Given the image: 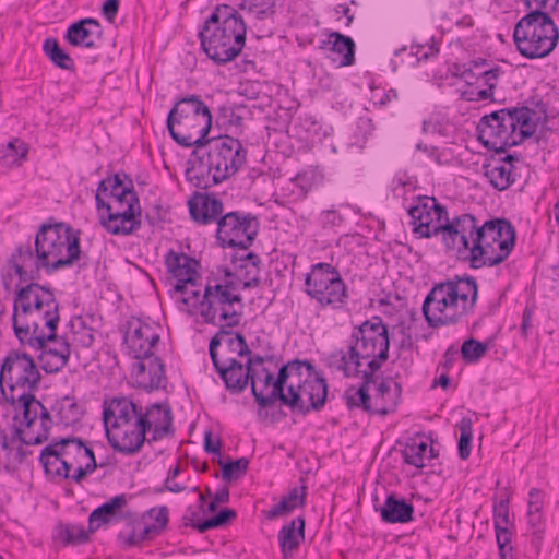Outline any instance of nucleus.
I'll use <instances>...</instances> for the list:
<instances>
[{"label":"nucleus","mask_w":559,"mask_h":559,"mask_svg":"<svg viewBox=\"0 0 559 559\" xmlns=\"http://www.w3.org/2000/svg\"><path fill=\"white\" fill-rule=\"evenodd\" d=\"M247 160V148L236 138L221 135L194 148L185 176L198 189H207L233 177Z\"/></svg>","instance_id":"7ed1b4c3"},{"label":"nucleus","mask_w":559,"mask_h":559,"mask_svg":"<svg viewBox=\"0 0 559 559\" xmlns=\"http://www.w3.org/2000/svg\"><path fill=\"white\" fill-rule=\"evenodd\" d=\"M294 510H295L294 506L288 504L284 499H282L278 503L273 506L270 510L264 511V514L267 520H275L277 518L288 515Z\"/></svg>","instance_id":"69168bd1"},{"label":"nucleus","mask_w":559,"mask_h":559,"mask_svg":"<svg viewBox=\"0 0 559 559\" xmlns=\"http://www.w3.org/2000/svg\"><path fill=\"white\" fill-rule=\"evenodd\" d=\"M261 373L264 376L263 378V384L264 389H267L269 386H272V392L269 395H264L262 392H259L257 390L255 380L259 378L258 371L253 368V377L250 378V384H251V392L254 397V401L258 403V405L262 408L270 407L275 404L276 401H280V399H272L275 388L277 386V381L280 380V372L277 373V377L274 378V374L267 369L262 368Z\"/></svg>","instance_id":"4c0bfd02"},{"label":"nucleus","mask_w":559,"mask_h":559,"mask_svg":"<svg viewBox=\"0 0 559 559\" xmlns=\"http://www.w3.org/2000/svg\"><path fill=\"white\" fill-rule=\"evenodd\" d=\"M413 225V233L420 238H431L443 235L445 219L449 218L447 207L438 202L435 197L418 195L414 204L407 210Z\"/></svg>","instance_id":"6ab92c4d"},{"label":"nucleus","mask_w":559,"mask_h":559,"mask_svg":"<svg viewBox=\"0 0 559 559\" xmlns=\"http://www.w3.org/2000/svg\"><path fill=\"white\" fill-rule=\"evenodd\" d=\"M237 513L234 509H222L212 518L204 520L201 524H198V532L204 533L209 530L223 527L229 524L233 520H235Z\"/></svg>","instance_id":"09e8293b"},{"label":"nucleus","mask_w":559,"mask_h":559,"mask_svg":"<svg viewBox=\"0 0 559 559\" xmlns=\"http://www.w3.org/2000/svg\"><path fill=\"white\" fill-rule=\"evenodd\" d=\"M128 497L121 493L110 498L92 511L88 516L90 532H96L102 525L128 521H136V514L127 509Z\"/></svg>","instance_id":"b1692460"},{"label":"nucleus","mask_w":559,"mask_h":559,"mask_svg":"<svg viewBox=\"0 0 559 559\" xmlns=\"http://www.w3.org/2000/svg\"><path fill=\"white\" fill-rule=\"evenodd\" d=\"M460 439L457 451L461 460H467L471 455L473 440V423L469 418L463 417L459 423Z\"/></svg>","instance_id":"49530a36"},{"label":"nucleus","mask_w":559,"mask_h":559,"mask_svg":"<svg viewBox=\"0 0 559 559\" xmlns=\"http://www.w3.org/2000/svg\"><path fill=\"white\" fill-rule=\"evenodd\" d=\"M43 50L45 55L50 59V61L58 68L63 70H74L75 69V62L71 58V56L66 52L59 41L53 38L49 37L44 41Z\"/></svg>","instance_id":"a19ab883"},{"label":"nucleus","mask_w":559,"mask_h":559,"mask_svg":"<svg viewBox=\"0 0 559 559\" xmlns=\"http://www.w3.org/2000/svg\"><path fill=\"white\" fill-rule=\"evenodd\" d=\"M319 48L329 51V58L338 67H348L355 62V41L340 32H331L329 39L322 40Z\"/></svg>","instance_id":"cd10ccee"},{"label":"nucleus","mask_w":559,"mask_h":559,"mask_svg":"<svg viewBox=\"0 0 559 559\" xmlns=\"http://www.w3.org/2000/svg\"><path fill=\"white\" fill-rule=\"evenodd\" d=\"M235 270L242 280V289L255 288L261 285L260 257L254 252H248L240 257H234Z\"/></svg>","instance_id":"c756f323"},{"label":"nucleus","mask_w":559,"mask_h":559,"mask_svg":"<svg viewBox=\"0 0 559 559\" xmlns=\"http://www.w3.org/2000/svg\"><path fill=\"white\" fill-rule=\"evenodd\" d=\"M228 335H224V341L218 347V353H226L227 355L235 357H245L250 355L251 350L248 346L247 340L243 334L237 333L229 329Z\"/></svg>","instance_id":"79ce46f5"},{"label":"nucleus","mask_w":559,"mask_h":559,"mask_svg":"<svg viewBox=\"0 0 559 559\" xmlns=\"http://www.w3.org/2000/svg\"><path fill=\"white\" fill-rule=\"evenodd\" d=\"M41 374L34 358L22 350H11L2 360L0 368V391L4 400H13L14 395L39 389Z\"/></svg>","instance_id":"dca6fc26"},{"label":"nucleus","mask_w":559,"mask_h":559,"mask_svg":"<svg viewBox=\"0 0 559 559\" xmlns=\"http://www.w3.org/2000/svg\"><path fill=\"white\" fill-rule=\"evenodd\" d=\"M513 40L521 56L527 59H542L557 47L559 28L549 12L531 10L516 22Z\"/></svg>","instance_id":"f8f14e48"},{"label":"nucleus","mask_w":559,"mask_h":559,"mask_svg":"<svg viewBox=\"0 0 559 559\" xmlns=\"http://www.w3.org/2000/svg\"><path fill=\"white\" fill-rule=\"evenodd\" d=\"M120 8V0H106L102 5V14L109 22L114 23Z\"/></svg>","instance_id":"774afa93"},{"label":"nucleus","mask_w":559,"mask_h":559,"mask_svg":"<svg viewBox=\"0 0 559 559\" xmlns=\"http://www.w3.org/2000/svg\"><path fill=\"white\" fill-rule=\"evenodd\" d=\"M259 226L258 217L252 213L229 212L217 221L216 238L223 248L247 250L255 239Z\"/></svg>","instance_id":"a211bd4d"},{"label":"nucleus","mask_w":559,"mask_h":559,"mask_svg":"<svg viewBox=\"0 0 559 559\" xmlns=\"http://www.w3.org/2000/svg\"><path fill=\"white\" fill-rule=\"evenodd\" d=\"M216 284H221V286L231 294H240L239 290L242 289V280L238 275L237 271H230L229 269L224 270V277L219 281L214 280Z\"/></svg>","instance_id":"864d4df0"},{"label":"nucleus","mask_w":559,"mask_h":559,"mask_svg":"<svg viewBox=\"0 0 559 559\" xmlns=\"http://www.w3.org/2000/svg\"><path fill=\"white\" fill-rule=\"evenodd\" d=\"M535 111L527 106L507 107L480 118L478 140L489 151L504 153L531 138L536 126L532 122Z\"/></svg>","instance_id":"1a4fd4ad"},{"label":"nucleus","mask_w":559,"mask_h":559,"mask_svg":"<svg viewBox=\"0 0 559 559\" xmlns=\"http://www.w3.org/2000/svg\"><path fill=\"white\" fill-rule=\"evenodd\" d=\"M527 525L531 530V534L534 536L533 542L540 543L543 539V533L545 530V521L543 513L526 514Z\"/></svg>","instance_id":"4d7b16f0"},{"label":"nucleus","mask_w":559,"mask_h":559,"mask_svg":"<svg viewBox=\"0 0 559 559\" xmlns=\"http://www.w3.org/2000/svg\"><path fill=\"white\" fill-rule=\"evenodd\" d=\"M543 492L537 488H532L528 492L527 514L543 513Z\"/></svg>","instance_id":"0e129e2a"},{"label":"nucleus","mask_w":559,"mask_h":559,"mask_svg":"<svg viewBox=\"0 0 559 559\" xmlns=\"http://www.w3.org/2000/svg\"><path fill=\"white\" fill-rule=\"evenodd\" d=\"M509 502L510 497L507 496L504 499L496 501L493 504V526L502 527L511 525L509 518Z\"/></svg>","instance_id":"603ef678"},{"label":"nucleus","mask_w":559,"mask_h":559,"mask_svg":"<svg viewBox=\"0 0 559 559\" xmlns=\"http://www.w3.org/2000/svg\"><path fill=\"white\" fill-rule=\"evenodd\" d=\"M495 532L499 551H503L507 548H512L510 545L512 540V532L508 526L495 527Z\"/></svg>","instance_id":"338daca9"},{"label":"nucleus","mask_w":559,"mask_h":559,"mask_svg":"<svg viewBox=\"0 0 559 559\" xmlns=\"http://www.w3.org/2000/svg\"><path fill=\"white\" fill-rule=\"evenodd\" d=\"M428 444L425 441H413L406 444L402 452L403 460L406 464L423 468L425 466V457Z\"/></svg>","instance_id":"c03bdc74"},{"label":"nucleus","mask_w":559,"mask_h":559,"mask_svg":"<svg viewBox=\"0 0 559 559\" xmlns=\"http://www.w3.org/2000/svg\"><path fill=\"white\" fill-rule=\"evenodd\" d=\"M389 326L380 316H373L354 326L346 350L336 349L328 354L323 362L332 371L341 372L344 378H360L359 385H350L344 391L343 399L348 409H362L373 413L370 384L377 381V371L389 359Z\"/></svg>","instance_id":"f03ea898"},{"label":"nucleus","mask_w":559,"mask_h":559,"mask_svg":"<svg viewBox=\"0 0 559 559\" xmlns=\"http://www.w3.org/2000/svg\"><path fill=\"white\" fill-rule=\"evenodd\" d=\"M488 350L487 344L475 338H468L463 342L461 354L465 362H477Z\"/></svg>","instance_id":"8fccbe9b"},{"label":"nucleus","mask_w":559,"mask_h":559,"mask_svg":"<svg viewBox=\"0 0 559 559\" xmlns=\"http://www.w3.org/2000/svg\"><path fill=\"white\" fill-rule=\"evenodd\" d=\"M28 153L27 144L20 138H14L0 151V166H20Z\"/></svg>","instance_id":"58836bf2"},{"label":"nucleus","mask_w":559,"mask_h":559,"mask_svg":"<svg viewBox=\"0 0 559 559\" xmlns=\"http://www.w3.org/2000/svg\"><path fill=\"white\" fill-rule=\"evenodd\" d=\"M222 466V477L227 480H236L242 477L249 466V460L247 457H240L237 460H228L226 462H221Z\"/></svg>","instance_id":"de8ad7c7"},{"label":"nucleus","mask_w":559,"mask_h":559,"mask_svg":"<svg viewBox=\"0 0 559 559\" xmlns=\"http://www.w3.org/2000/svg\"><path fill=\"white\" fill-rule=\"evenodd\" d=\"M35 393H25L24 396L16 394L13 400H5L14 409L13 439L26 445L46 441L52 427L50 413L36 399Z\"/></svg>","instance_id":"4468645a"},{"label":"nucleus","mask_w":559,"mask_h":559,"mask_svg":"<svg viewBox=\"0 0 559 559\" xmlns=\"http://www.w3.org/2000/svg\"><path fill=\"white\" fill-rule=\"evenodd\" d=\"M211 128V110L198 95L177 100L167 117V130L171 139L183 147L199 148L209 140Z\"/></svg>","instance_id":"9b49d317"},{"label":"nucleus","mask_w":559,"mask_h":559,"mask_svg":"<svg viewBox=\"0 0 559 559\" xmlns=\"http://www.w3.org/2000/svg\"><path fill=\"white\" fill-rule=\"evenodd\" d=\"M104 29L98 20L93 17L81 19L69 25L64 38L74 47L95 49L97 41L103 38Z\"/></svg>","instance_id":"bb28decb"},{"label":"nucleus","mask_w":559,"mask_h":559,"mask_svg":"<svg viewBox=\"0 0 559 559\" xmlns=\"http://www.w3.org/2000/svg\"><path fill=\"white\" fill-rule=\"evenodd\" d=\"M57 416L59 423L68 427L74 425L81 419L82 411L75 402L70 397H66L58 406Z\"/></svg>","instance_id":"a18cd8bd"},{"label":"nucleus","mask_w":559,"mask_h":559,"mask_svg":"<svg viewBox=\"0 0 559 559\" xmlns=\"http://www.w3.org/2000/svg\"><path fill=\"white\" fill-rule=\"evenodd\" d=\"M276 1L277 0H250L248 3V12L260 21L271 19L276 13Z\"/></svg>","instance_id":"3c124183"},{"label":"nucleus","mask_w":559,"mask_h":559,"mask_svg":"<svg viewBox=\"0 0 559 559\" xmlns=\"http://www.w3.org/2000/svg\"><path fill=\"white\" fill-rule=\"evenodd\" d=\"M165 265L167 272L176 280L174 289L177 293H188L189 286H195L200 278V262L183 252L170 249L165 255Z\"/></svg>","instance_id":"5701e85b"},{"label":"nucleus","mask_w":559,"mask_h":559,"mask_svg":"<svg viewBox=\"0 0 559 559\" xmlns=\"http://www.w3.org/2000/svg\"><path fill=\"white\" fill-rule=\"evenodd\" d=\"M478 242L473 246L472 269L496 266L510 255L515 246L516 231L507 218H491L481 223Z\"/></svg>","instance_id":"ddd939ff"},{"label":"nucleus","mask_w":559,"mask_h":559,"mask_svg":"<svg viewBox=\"0 0 559 559\" xmlns=\"http://www.w3.org/2000/svg\"><path fill=\"white\" fill-rule=\"evenodd\" d=\"M128 183L115 174L103 179L97 188L95 203L100 226L115 236H128L142 226V209L133 181L124 173Z\"/></svg>","instance_id":"20e7f679"},{"label":"nucleus","mask_w":559,"mask_h":559,"mask_svg":"<svg viewBox=\"0 0 559 559\" xmlns=\"http://www.w3.org/2000/svg\"><path fill=\"white\" fill-rule=\"evenodd\" d=\"M182 294L185 296L180 299V302L187 308L195 309L200 313L203 293L201 294V289L198 287V284L195 283V286H189L188 293Z\"/></svg>","instance_id":"13d9d810"},{"label":"nucleus","mask_w":559,"mask_h":559,"mask_svg":"<svg viewBox=\"0 0 559 559\" xmlns=\"http://www.w3.org/2000/svg\"><path fill=\"white\" fill-rule=\"evenodd\" d=\"M305 292L321 308L341 309L348 300L347 286L340 271L325 262L313 264L306 274Z\"/></svg>","instance_id":"f3484780"},{"label":"nucleus","mask_w":559,"mask_h":559,"mask_svg":"<svg viewBox=\"0 0 559 559\" xmlns=\"http://www.w3.org/2000/svg\"><path fill=\"white\" fill-rule=\"evenodd\" d=\"M246 35L242 16L228 4L217 5L199 33L202 50L217 64L233 61L241 52Z\"/></svg>","instance_id":"6e6552de"},{"label":"nucleus","mask_w":559,"mask_h":559,"mask_svg":"<svg viewBox=\"0 0 559 559\" xmlns=\"http://www.w3.org/2000/svg\"><path fill=\"white\" fill-rule=\"evenodd\" d=\"M200 316L207 324L221 328L214 336L224 340V335H228L229 329H234L240 324L242 310H236L235 305L242 306V296L240 294H231L225 290L221 284L209 282L203 290L201 300Z\"/></svg>","instance_id":"2eb2a0df"},{"label":"nucleus","mask_w":559,"mask_h":559,"mask_svg":"<svg viewBox=\"0 0 559 559\" xmlns=\"http://www.w3.org/2000/svg\"><path fill=\"white\" fill-rule=\"evenodd\" d=\"M66 438L53 440L52 443L46 445L39 455V462L44 467L46 475L52 477H61L68 479L70 477V471L72 463L66 457L70 456L69 443Z\"/></svg>","instance_id":"393cba45"},{"label":"nucleus","mask_w":559,"mask_h":559,"mask_svg":"<svg viewBox=\"0 0 559 559\" xmlns=\"http://www.w3.org/2000/svg\"><path fill=\"white\" fill-rule=\"evenodd\" d=\"M15 442H19V439H13V435L9 439L5 430L0 428V466L7 472L15 469L27 455L32 454L31 451L24 450L23 443L15 449Z\"/></svg>","instance_id":"72a5a7b5"},{"label":"nucleus","mask_w":559,"mask_h":559,"mask_svg":"<svg viewBox=\"0 0 559 559\" xmlns=\"http://www.w3.org/2000/svg\"><path fill=\"white\" fill-rule=\"evenodd\" d=\"M93 533L90 532V528L86 531L83 525L74 523L59 522L55 527V537L64 546L85 544Z\"/></svg>","instance_id":"e433bc0d"},{"label":"nucleus","mask_w":559,"mask_h":559,"mask_svg":"<svg viewBox=\"0 0 559 559\" xmlns=\"http://www.w3.org/2000/svg\"><path fill=\"white\" fill-rule=\"evenodd\" d=\"M56 340V334L53 337H49L44 340L43 345H27L29 348L35 350H40L38 356V361L40 362L41 369L49 374L58 373L61 371L69 362V357L64 354V350H56L52 349L50 345V341Z\"/></svg>","instance_id":"473e14b6"},{"label":"nucleus","mask_w":559,"mask_h":559,"mask_svg":"<svg viewBox=\"0 0 559 559\" xmlns=\"http://www.w3.org/2000/svg\"><path fill=\"white\" fill-rule=\"evenodd\" d=\"M71 332L73 343L83 348H90L94 344V329L88 326L81 317L71 319Z\"/></svg>","instance_id":"37998d69"},{"label":"nucleus","mask_w":559,"mask_h":559,"mask_svg":"<svg viewBox=\"0 0 559 559\" xmlns=\"http://www.w3.org/2000/svg\"><path fill=\"white\" fill-rule=\"evenodd\" d=\"M307 490L308 487L302 484L300 488H292L282 499H284L288 504L294 506V509H297L298 507L302 508L306 504Z\"/></svg>","instance_id":"bf43d9fd"},{"label":"nucleus","mask_w":559,"mask_h":559,"mask_svg":"<svg viewBox=\"0 0 559 559\" xmlns=\"http://www.w3.org/2000/svg\"><path fill=\"white\" fill-rule=\"evenodd\" d=\"M343 216L336 210H324L319 215V223L322 228H333L342 225Z\"/></svg>","instance_id":"052dcab7"},{"label":"nucleus","mask_w":559,"mask_h":559,"mask_svg":"<svg viewBox=\"0 0 559 559\" xmlns=\"http://www.w3.org/2000/svg\"><path fill=\"white\" fill-rule=\"evenodd\" d=\"M466 83V88L463 92L465 99L469 102H480L490 99V93H487L485 90H478L475 84H472V79L464 80Z\"/></svg>","instance_id":"e2e57ef3"},{"label":"nucleus","mask_w":559,"mask_h":559,"mask_svg":"<svg viewBox=\"0 0 559 559\" xmlns=\"http://www.w3.org/2000/svg\"><path fill=\"white\" fill-rule=\"evenodd\" d=\"M122 331L127 354L138 360L131 371L136 386L146 392L165 389V365L153 353L160 340L157 329L138 317H131L126 321Z\"/></svg>","instance_id":"0eeeda50"},{"label":"nucleus","mask_w":559,"mask_h":559,"mask_svg":"<svg viewBox=\"0 0 559 559\" xmlns=\"http://www.w3.org/2000/svg\"><path fill=\"white\" fill-rule=\"evenodd\" d=\"M329 385L323 373L310 360L294 359L280 369V380L272 399L301 415L321 411L328 397Z\"/></svg>","instance_id":"423d86ee"},{"label":"nucleus","mask_w":559,"mask_h":559,"mask_svg":"<svg viewBox=\"0 0 559 559\" xmlns=\"http://www.w3.org/2000/svg\"><path fill=\"white\" fill-rule=\"evenodd\" d=\"M484 175L489 180L490 185L499 190H507L515 181L513 175V165H506V163L496 162L492 159L483 165Z\"/></svg>","instance_id":"c9c22d12"},{"label":"nucleus","mask_w":559,"mask_h":559,"mask_svg":"<svg viewBox=\"0 0 559 559\" xmlns=\"http://www.w3.org/2000/svg\"><path fill=\"white\" fill-rule=\"evenodd\" d=\"M188 206L191 219L199 225L217 224L224 212L223 201L213 193L195 192Z\"/></svg>","instance_id":"a878e982"},{"label":"nucleus","mask_w":559,"mask_h":559,"mask_svg":"<svg viewBox=\"0 0 559 559\" xmlns=\"http://www.w3.org/2000/svg\"><path fill=\"white\" fill-rule=\"evenodd\" d=\"M503 70L499 66L491 67L487 59L478 58L472 60L468 68H464L461 73L463 80L473 79L475 75H483L487 84L486 92L490 93V99H493V91L499 83Z\"/></svg>","instance_id":"2f4dec72"},{"label":"nucleus","mask_w":559,"mask_h":559,"mask_svg":"<svg viewBox=\"0 0 559 559\" xmlns=\"http://www.w3.org/2000/svg\"><path fill=\"white\" fill-rule=\"evenodd\" d=\"M136 411L145 435L152 432L147 438L148 444L175 436L174 415L168 401L152 403L145 407L136 404Z\"/></svg>","instance_id":"4be33fe9"},{"label":"nucleus","mask_w":559,"mask_h":559,"mask_svg":"<svg viewBox=\"0 0 559 559\" xmlns=\"http://www.w3.org/2000/svg\"><path fill=\"white\" fill-rule=\"evenodd\" d=\"M66 439H68V441H72L69 443V449L75 448L76 456H86L88 457V463H97L93 449L87 447L81 438L67 437Z\"/></svg>","instance_id":"680f3d73"},{"label":"nucleus","mask_w":559,"mask_h":559,"mask_svg":"<svg viewBox=\"0 0 559 559\" xmlns=\"http://www.w3.org/2000/svg\"><path fill=\"white\" fill-rule=\"evenodd\" d=\"M81 231L62 222L45 223L37 230L34 245L20 243L3 265L0 278L10 290L13 276L25 283L13 300L12 328L21 345L41 346L53 337L60 322V307L50 286L39 284L41 271L48 275L71 267L80 261Z\"/></svg>","instance_id":"f257e3e1"},{"label":"nucleus","mask_w":559,"mask_h":559,"mask_svg":"<svg viewBox=\"0 0 559 559\" xmlns=\"http://www.w3.org/2000/svg\"><path fill=\"white\" fill-rule=\"evenodd\" d=\"M292 181L300 190V197L306 198L311 190L323 185L324 174L319 167H309L299 171Z\"/></svg>","instance_id":"ea45409f"},{"label":"nucleus","mask_w":559,"mask_h":559,"mask_svg":"<svg viewBox=\"0 0 559 559\" xmlns=\"http://www.w3.org/2000/svg\"><path fill=\"white\" fill-rule=\"evenodd\" d=\"M159 531L156 528V526L152 525H144L143 528L140 531H136L134 527L128 538L126 539V543L128 546H135L141 544L142 542L151 538L152 534H157Z\"/></svg>","instance_id":"6e6d98bb"},{"label":"nucleus","mask_w":559,"mask_h":559,"mask_svg":"<svg viewBox=\"0 0 559 559\" xmlns=\"http://www.w3.org/2000/svg\"><path fill=\"white\" fill-rule=\"evenodd\" d=\"M379 510L385 523H408L414 519V506L395 493L389 495Z\"/></svg>","instance_id":"7c9ffc66"},{"label":"nucleus","mask_w":559,"mask_h":559,"mask_svg":"<svg viewBox=\"0 0 559 559\" xmlns=\"http://www.w3.org/2000/svg\"><path fill=\"white\" fill-rule=\"evenodd\" d=\"M306 520L297 516L285 524L278 532V543L283 559L293 558L300 544L305 540Z\"/></svg>","instance_id":"c85d7f7f"},{"label":"nucleus","mask_w":559,"mask_h":559,"mask_svg":"<svg viewBox=\"0 0 559 559\" xmlns=\"http://www.w3.org/2000/svg\"><path fill=\"white\" fill-rule=\"evenodd\" d=\"M412 53L417 57V60H427L430 57H435L439 53V44L431 37L429 41L425 44H417L411 47Z\"/></svg>","instance_id":"5fc2aeb1"},{"label":"nucleus","mask_w":559,"mask_h":559,"mask_svg":"<svg viewBox=\"0 0 559 559\" xmlns=\"http://www.w3.org/2000/svg\"><path fill=\"white\" fill-rule=\"evenodd\" d=\"M224 340L213 336L209 344V354L215 371L225 383L226 389L238 394L245 391L253 377V368L247 369L246 364L240 362L237 357L218 353V347Z\"/></svg>","instance_id":"aec40b11"},{"label":"nucleus","mask_w":559,"mask_h":559,"mask_svg":"<svg viewBox=\"0 0 559 559\" xmlns=\"http://www.w3.org/2000/svg\"><path fill=\"white\" fill-rule=\"evenodd\" d=\"M480 230V221L473 214L463 213L445 219L442 241L447 249L455 250L461 255L467 254L466 259L469 260L473 246L479 240Z\"/></svg>","instance_id":"412c9836"},{"label":"nucleus","mask_w":559,"mask_h":559,"mask_svg":"<svg viewBox=\"0 0 559 559\" xmlns=\"http://www.w3.org/2000/svg\"><path fill=\"white\" fill-rule=\"evenodd\" d=\"M402 386L395 382L394 391L389 384V379H382L376 389L373 395L374 411L373 413L379 415H388L395 411L400 403Z\"/></svg>","instance_id":"f704fd0d"},{"label":"nucleus","mask_w":559,"mask_h":559,"mask_svg":"<svg viewBox=\"0 0 559 559\" xmlns=\"http://www.w3.org/2000/svg\"><path fill=\"white\" fill-rule=\"evenodd\" d=\"M103 420L110 447L124 455L141 451L147 437L140 423L136 403L127 396H115L104 403Z\"/></svg>","instance_id":"9d476101"},{"label":"nucleus","mask_w":559,"mask_h":559,"mask_svg":"<svg viewBox=\"0 0 559 559\" xmlns=\"http://www.w3.org/2000/svg\"><path fill=\"white\" fill-rule=\"evenodd\" d=\"M478 284L471 275H455L437 283L427 294L423 314L430 328L462 323L475 310Z\"/></svg>","instance_id":"39448f33"}]
</instances>
